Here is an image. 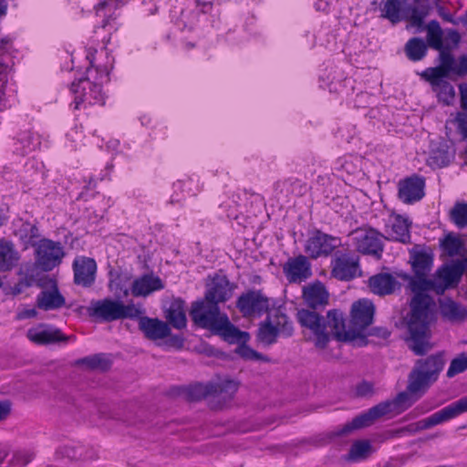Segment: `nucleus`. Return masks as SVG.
<instances>
[{"label": "nucleus", "mask_w": 467, "mask_h": 467, "mask_svg": "<svg viewBox=\"0 0 467 467\" xmlns=\"http://www.w3.org/2000/svg\"><path fill=\"white\" fill-rule=\"evenodd\" d=\"M412 404L413 400H410L409 394L400 392L394 399L382 401L355 417L351 421L346 423L341 430L337 431V434L344 435L353 431L368 427L372 425L376 420L390 413L400 414Z\"/></svg>", "instance_id": "obj_7"}, {"label": "nucleus", "mask_w": 467, "mask_h": 467, "mask_svg": "<svg viewBox=\"0 0 467 467\" xmlns=\"http://www.w3.org/2000/svg\"><path fill=\"white\" fill-rule=\"evenodd\" d=\"M74 283L83 287H90L96 279L97 263L93 258L77 256L72 264Z\"/></svg>", "instance_id": "obj_21"}, {"label": "nucleus", "mask_w": 467, "mask_h": 467, "mask_svg": "<svg viewBox=\"0 0 467 467\" xmlns=\"http://www.w3.org/2000/svg\"><path fill=\"white\" fill-rule=\"evenodd\" d=\"M370 443L368 441H358L354 442L348 452V459L358 461L364 459L370 451Z\"/></svg>", "instance_id": "obj_50"}, {"label": "nucleus", "mask_w": 467, "mask_h": 467, "mask_svg": "<svg viewBox=\"0 0 467 467\" xmlns=\"http://www.w3.org/2000/svg\"><path fill=\"white\" fill-rule=\"evenodd\" d=\"M120 308V319H138L140 322V318L145 317V309L141 305H135L132 303L125 305L121 302Z\"/></svg>", "instance_id": "obj_48"}, {"label": "nucleus", "mask_w": 467, "mask_h": 467, "mask_svg": "<svg viewBox=\"0 0 467 467\" xmlns=\"http://www.w3.org/2000/svg\"><path fill=\"white\" fill-rule=\"evenodd\" d=\"M213 383H196L185 389V394L190 400H201L208 396H213Z\"/></svg>", "instance_id": "obj_40"}, {"label": "nucleus", "mask_w": 467, "mask_h": 467, "mask_svg": "<svg viewBox=\"0 0 467 467\" xmlns=\"http://www.w3.org/2000/svg\"><path fill=\"white\" fill-rule=\"evenodd\" d=\"M427 40L431 47L441 50L443 48L442 31L438 21L431 20L427 26Z\"/></svg>", "instance_id": "obj_39"}, {"label": "nucleus", "mask_w": 467, "mask_h": 467, "mask_svg": "<svg viewBox=\"0 0 467 467\" xmlns=\"http://www.w3.org/2000/svg\"><path fill=\"white\" fill-rule=\"evenodd\" d=\"M190 316L197 327L210 330L226 342L245 340L248 337L247 332L237 328L231 323L228 316L220 311L219 305L206 298L192 304Z\"/></svg>", "instance_id": "obj_5"}, {"label": "nucleus", "mask_w": 467, "mask_h": 467, "mask_svg": "<svg viewBox=\"0 0 467 467\" xmlns=\"http://www.w3.org/2000/svg\"><path fill=\"white\" fill-rule=\"evenodd\" d=\"M432 409L433 407L430 406L427 402H421L408 414V417L414 419L429 412Z\"/></svg>", "instance_id": "obj_56"}, {"label": "nucleus", "mask_w": 467, "mask_h": 467, "mask_svg": "<svg viewBox=\"0 0 467 467\" xmlns=\"http://www.w3.org/2000/svg\"><path fill=\"white\" fill-rule=\"evenodd\" d=\"M462 271L455 265H442L433 278L435 282V293L442 295L446 289L456 285L461 278Z\"/></svg>", "instance_id": "obj_25"}, {"label": "nucleus", "mask_w": 467, "mask_h": 467, "mask_svg": "<svg viewBox=\"0 0 467 467\" xmlns=\"http://www.w3.org/2000/svg\"><path fill=\"white\" fill-rule=\"evenodd\" d=\"M65 304V297L57 286L49 290H42L36 296L37 307L46 311L58 309L64 306Z\"/></svg>", "instance_id": "obj_29"}, {"label": "nucleus", "mask_w": 467, "mask_h": 467, "mask_svg": "<svg viewBox=\"0 0 467 467\" xmlns=\"http://www.w3.org/2000/svg\"><path fill=\"white\" fill-rule=\"evenodd\" d=\"M267 317H271L272 323L278 327L282 336L288 337L293 335V324L282 309H275Z\"/></svg>", "instance_id": "obj_37"}, {"label": "nucleus", "mask_w": 467, "mask_h": 467, "mask_svg": "<svg viewBox=\"0 0 467 467\" xmlns=\"http://www.w3.org/2000/svg\"><path fill=\"white\" fill-rule=\"evenodd\" d=\"M283 272L291 284H300L313 275L311 263L306 255L289 258L283 266Z\"/></svg>", "instance_id": "obj_17"}, {"label": "nucleus", "mask_w": 467, "mask_h": 467, "mask_svg": "<svg viewBox=\"0 0 467 467\" xmlns=\"http://www.w3.org/2000/svg\"><path fill=\"white\" fill-rule=\"evenodd\" d=\"M379 10L380 17L392 24H398L404 18L401 0H381L379 4Z\"/></svg>", "instance_id": "obj_34"}, {"label": "nucleus", "mask_w": 467, "mask_h": 467, "mask_svg": "<svg viewBox=\"0 0 467 467\" xmlns=\"http://www.w3.org/2000/svg\"><path fill=\"white\" fill-rule=\"evenodd\" d=\"M464 412H467V396L449 404L429 417L409 425L407 429L411 432L429 430L449 421Z\"/></svg>", "instance_id": "obj_9"}, {"label": "nucleus", "mask_w": 467, "mask_h": 467, "mask_svg": "<svg viewBox=\"0 0 467 467\" xmlns=\"http://www.w3.org/2000/svg\"><path fill=\"white\" fill-rule=\"evenodd\" d=\"M368 286L373 294L387 296L400 289V284L391 274L379 273L369 277Z\"/></svg>", "instance_id": "obj_27"}, {"label": "nucleus", "mask_w": 467, "mask_h": 467, "mask_svg": "<svg viewBox=\"0 0 467 467\" xmlns=\"http://www.w3.org/2000/svg\"><path fill=\"white\" fill-rule=\"evenodd\" d=\"M410 262L415 275H428L432 268L433 254L416 245L410 251Z\"/></svg>", "instance_id": "obj_26"}, {"label": "nucleus", "mask_w": 467, "mask_h": 467, "mask_svg": "<svg viewBox=\"0 0 467 467\" xmlns=\"http://www.w3.org/2000/svg\"><path fill=\"white\" fill-rule=\"evenodd\" d=\"M164 288L162 280L154 274H143L142 275L135 278L132 282L130 291L133 296L146 297L156 291H161Z\"/></svg>", "instance_id": "obj_23"}, {"label": "nucleus", "mask_w": 467, "mask_h": 467, "mask_svg": "<svg viewBox=\"0 0 467 467\" xmlns=\"http://www.w3.org/2000/svg\"><path fill=\"white\" fill-rule=\"evenodd\" d=\"M369 335L387 339L390 336V331L387 327H377L370 329Z\"/></svg>", "instance_id": "obj_59"}, {"label": "nucleus", "mask_w": 467, "mask_h": 467, "mask_svg": "<svg viewBox=\"0 0 467 467\" xmlns=\"http://www.w3.org/2000/svg\"><path fill=\"white\" fill-rule=\"evenodd\" d=\"M213 396L225 394L231 398L238 389V384L233 379H224L218 383H213Z\"/></svg>", "instance_id": "obj_47"}, {"label": "nucleus", "mask_w": 467, "mask_h": 467, "mask_svg": "<svg viewBox=\"0 0 467 467\" xmlns=\"http://www.w3.org/2000/svg\"><path fill=\"white\" fill-rule=\"evenodd\" d=\"M333 1L334 0H317L315 2V8L317 11L327 12Z\"/></svg>", "instance_id": "obj_63"}, {"label": "nucleus", "mask_w": 467, "mask_h": 467, "mask_svg": "<svg viewBox=\"0 0 467 467\" xmlns=\"http://www.w3.org/2000/svg\"><path fill=\"white\" fill-rule=\"evenodd\" d=\"M279 335H281V332L272 323L271 317H266L265 321L259 324L256 337L262 344L270 346L276 342Z\"/></svg>", "instance_id": "obj_35"}, {"label": "nucleus", "mask_w": 467, "mask_h": 467, "mask_svg": "<svg viewBox=\"0 0 467 467\" xmlns=\"http://www.w3.org/2000/svg\"><path fill=\"white\" fill-rule=\"evenodd\" d=\"M451 220L459 228L467 227V203H455L451 211Z\"/></svg>", "instance_id": "obj_45"}, {"label": "nucleus", "mask_w": 467, "mask_h": 467, "mask_svg": "<svg viewBox=\"0 0 467 467\" xmlns=\"http://www.w3.org/2000/svg\"><path fill=\"white\" fill-rule=\"evenodd\" d=\"M303 297L309 307L316 309L327 304L328 293L326 287L317 282L304 288Z\"/></svg>", "instance_id": "obj_28"}, {"label": "nucleus", "mask_w": 467, "mask_h": 467, "mask_svg": "<svg viewBox=\"0 0 467 467\" xmlns=\"http://www.w3.org/2000/svg\"><path fill=\"white\" fill-rule=\"evenodd\" d=\"M297 320L301 327L312 332L314 344L320 349L326 348L331 338L354 342L359 336L355 330L346 329L344 315L337 309L329 310L326 317L313 310L301 309L297 312Z\"/></svg>", "instance_id": "obj_4"}, {"label": "nucleus", "mask_w": 467, "mask_h": 467, "mask_svg": "<svg viewBox=\"0 0 467 467\" xmlns=\"http://www.w3.org/2000/svg\"><path fill=\"white\" fill-rule=\"evenodd\" d=\"M440 51V65L441 67L449 71L451 74H455V67L457 60L451 53V47H443Z\"/></svg>", "instance_id": "obj_51"}, {"label": "nucleus", "mask_w": 467, "mask_h": 467, "mask_svg": "<svg viewBox=\"0 0 467 467\" xmlns=\"http://www.w3.org/2000/svg\"><path fill=\"white\" fill-rule=\"evenodd\" d=\"M454 75L459 77L467 76V55H461L458 57Z\"/></svg>", "instance_id": "obj_55"}, {"label": "nucleus", "mask_w": 467, "mask_h": 467, "mask_svg": "<svg viewBox=\"0 0 467 467\" xmlns=\"http://www.w3.org/2000/svg\"><path fill=\"white\" fill-rule=\"evenodd\" d=\"M20 259L13 242L0 239V271L6 272L13 269Z\"/></svg>", "instance_id": "obj_31"}, {"label": "nucleus", "mask_w": 467, "mask_h": 467, "mask_svg": "<svg viewBox=\"0 0 467 467\" xmlns=\"http://www.w3.org/2000/svg\"><path fill=\"white\" fill-rule=\"evenodd\" d=\"M341 245V239L326 234L320 230H314L305 244V252L312 259L327 257Z\"/></svg>", "instance_id": "obj_12"}, {"label": "nucleus", "mask_w": 467, "mask_h": 467, "mask_svg": "<svg viewBox=\"0 0 467 467\" xmlns=\"http://www.w3.org/2000/svg\"><path fill=\"white\" fill-rule=\"evenodd\" d=\"M27 338L36 345L66 343L69 337L65 336L59 328L47 324H38L26 332Z\"/></svg>", "instance_id": "obj_20"}, {"label": "nucleus", "mask_w": 467, "mask_h": 467, "mask_svg": "<svg viewBox=\"0 0 467 467\" xmlns=\"http://www.w3.org/2000/svg\"><path fill=\"white\" fill-rule=\"evenodd\" d=\"M185 303L181 298L173 299L166 310L165 317L176 329H182L187 325L185 315Z\"/></svg>", "instance_id": "obj_32"}, {"label": "nucleus", "mask_w": 467, "mask_h": 467, "mask_svg": "<svg viewBox=\"0 0 467 467\" xmlns=\"http://www.w3.org/2000/svg\"><path fill=\"white\" fill-rule=\"evenodd\" d=\"M461 41V36L455 29H449L445 36V47H455L459 45Z\"/></svg>", "instance_id": "obj_54"}, {"label": "nucleus", "mask_w": 467, "mask_h": 467, "mask_svg": "<svg viewBox=\"0 0 467 467\" xmlns=\"http://www.w3.org/2000/svg\"><path fill=\"white\" fill-rule=\"evenodd\" d=\"M402 280L409 282L414 296L410 302V313L407 318L405 341L416 356H423L432 348L431 343V324L435 319L436 305L426 291L435 292V282L428 275L410 276L406 273L398 274Z\"/></svg>", "instance_id": "obj_1"}, {"label": "nucleus", "mask_w": 467, "mask_h": 467, "mask_svg": "<svg viewBox=\"0 0 467 467\" xmlns=\"http://www.w3.org/2000/svg\"><path fill=\"white\" fill-rule=\"evenodd\" d=\"M331 268L332 276L340 281H350L361 275L359 256L353 252L337 251Z\"/></svg>", "instance_id": "obj_10"}, {"label": "nucleus", "mask_w": 467, "mask_h": 467, "mask_svg": "<svg viewBox=\"0 0 467 467\" xmlns=\"http://www.w3.org/2000/svg\"><path fill=\"white\" fill-rule=\"evenodd\" d=\"M128 1L129 0H119V2L122 4ZM117 2H119V0H103L96 5L95 9L97 16L104 17L102 27H105L109 25V21L111 16V11L116 8Z\"/></svg>", "instance_id": "obj_43"}, {"label": "nucleus", "mask_w": 467, "mask_h": 467, "mask_svg": "<svg viewBox=\"0 0 467 467\" xmlns=\"http://www.w3.org/2000/svg\"><path fill=\"white\" fill-rule=\"evenodd\" d=\"M111 67L103 66L96 68L88 67V76L81 78L78 82H72L70 91L74 95V109H78L82 103L105 104L102 92V84L109 81Z\"/></svg>", "instance_id": "obj_6"}, {"label": "nucleus", "mask_w": 467, "mask_h": 467, "mask_svg": "<svg viewBox=\"0 0 467 467\" xmlns=\"http://www.w3.org/2000/svg\"><path fill=\"white\" fill-rule=\"evenodd\" d=\"M64 255V249L59 242L44 238L36 244V262L46 272L59 265Z\"/></svg>", "instance_id": "obj_14"}, {"label": "nucleus", "mask_w": 467, "mask_h": 467, "mask_svg": "<svg viewBox=\"0 0 467 467\" xmlns=\"http://www.w3.org/2000/svg\"><path fill=\"white\" fill-rule=\"evenodd\" d=\"M250 336L245 338V340H238L235 342H229L230 344H238V347L235 349V353L238 354L242 358L245 360H263L266 361L267 358L262 355L261 353L255 351L248 345L246 342L249 340Z\"/></svg>", "instance_id": "obj_41"}, {"label": "nucleus", "mask_w": 467, "mask_h": 467, "mask_svg": "<svg viewBox=\"0 0 467 467\" xmlns=\"http://www.w3.org/2000/svg\"><path fill=\"white\" fill-rule=\"evenodd\" d=\"M398 196L407 204L420 201L425 195V179L422 176L413 174L400 181Z\"/></svg>", "instance_id": "obj_19"}, {"label": "nucleus", "mask_w": 467, "mask_h": 467, "mask_svg": "<svg viewBox=\"0 0 467 467\" xmlns=\"http://www.w3.org/2000/svg\"><path fill=\"white\" fill-rule=\"evenodd\" d=\"M382 237V234L373 228H358L350 234L351 243L358 252L377 258H380L383 253Z\"/></svg>", "instance_id": "obj_11"}, {"label": "nucleus", "mask_w": 467, "mask_h": 467, "mask_svg": "<svg viewBox=\"0 0 467 467\" xmlns=\"http://www.w3.org/2000/svg\"><path fill=\"white\" fill-rule=\"evenodd\" d=\"M432 409L433 407L430 406L427 402H421L408 414V417L414 419L429 412Z\"/></svg>", "instance_id": "obj_57"}, {"label": "nucleus", "mask_w": 467, "mask_h": 467, "mask_svg": "<svg viewBox=\"0 0 467 467\" xmlns=\"http://www.w3.org/2000/svg\"><path fill=\"white\" fill-rule=\"evenodd\" d=\"M467 369V352H462L454 358L447 370V377L452 378Z\"/></svg>", "instance_id": "obj_49"}, {"label": "nucleus", "mask_w": 467, "mask_h": 467, "mask_svg": "<svg viewBox=\"0 0 467 467\" xmlns=\"http://www.w3.org/2000/svg\"><path fill=\"white\" fill-rule=\"evenodd\" d=\"M297 320L301 327L312 332L314 344L320 349L326 348L331 338L354 342L359 336L355 330L346 329L344 315L337 309L329 310L326 317L313 310L301 309L297 312Z\"/></svg>", "instance_id": "obj_3"}, {"label": "nucleus", "mask_w": 467, "mask_h": 467, "mask_svg": "<svg viewBox=\"0 0 467 467\" xmlns=\"http://www.w3.org/2000/svg\"><path fill=\"white\" fill-rule=\"evenodd\" d=\"M297 320L301 327L312 332L314 344L320 349L326 348L331 338L354 342L359 336L355 330L346 329L344 315L337 309L329 310L326 317L313 310L301 309L297 312Z\"/></svg>", "instance_id": "obj_2"}, {"label": "nucleus", "mask_w": 467, "mask_h": 467, "mask_svg": "<svg viewBox=\"0 0 467 467\" xmlns=\"http://www.w3.org/2000/svg\"><path fill=\"white\" fill-rule=\"evenodd\" d=\"M234 287L225 275H215L205 293L204 298L217 305L232 297Z\"/></svg>", "instance_id": "obj_22"}, {"label": "nucleus", "mask_w": 467, "mask_h": 467, "mask_svg": "<svg viewBox=\"0 0 467 467\" xmlns=\"http://www.w3.org/2000/svg\"><path fill=\"white\" fill-rule=\"evenodd\" d=\"M121 301L111 298L93 300L87 312L90 317L103 322L120 319Z\"/></svg>", "instance_id": "obj_18"}, {"label": "nucleus", "mask_w": 467, "mask_h": 467, "mask_svg": "<svg viewBox=\"0 0 467 467\" xmlns=\"http://www.w3.org/2000/svg\"><path fill=\"white\" fill-rule=\"evenodd\" d=\"M19 231L21 234V239H24L33 246H36V244H34V242L40 236L39 229L36 224H32L29 222H25L23 223Z\"/></svg>", "instance_id": "obj_52"}, {"label": "nucleus", "mask_w": 467, "mask_h": 467, "mask_svg": "<svg viewBox=\"0 0 467 467\" xmlns=\"http://www.w3.org/2000/svg\"><path fill=\"white\" fill-rule=\"evenodd\" d=\"M450 72L441 67V66L435 67H428L422 73V77L426 78L431 85V87H435L439 83L444 82V78L450 76Z\"/></svg>", "instance_id": "obj_44"}, {"label": "nucleus", "mask_w": 467, "mask_h": 467, "mask_svg": "<svg viewBox=\"0 0 467 467\" xmlns=\"http://www.w3.org/2000/svg\"><path fill=\"white\" fill-rule=\"evenodd\" d=\"M431 88L432 90L436 93L440 102L447 106L452 103L455 97V90L450 82L444 81Z\"/></svg>", "instance_id": "obj_42"}, {"label": "nucleus", "mask_w": 467, "mask_h": 467, "mask_svg": "<svg viewBox=\"0 0 467 467\" xmlns=\"http://www.w3.org/2000/svg\"><path fill=\"white\" fill-rule=\"evenodd\" d=\"M373 392V385L369 382L363 381L357 387V393L359 396H367Z\"/></svg>", "instance_id": "obj_60"}, {"label": "nucleus", "mask_w": 467, "mask_h": 467, "mask_svg": "<svg viewBox=\"0 0 467 467\" xmlns=\"http://www.w3.org/2000/svg\"><path fill=\"white\" fill-rule=\"evenodd\" d=\"M440 311L442 317L451 323L462 322L467 318V308L451 299L441 302Z\"/></svg>", "instance_id": "obj_33"}, {"label": "nucleus", "mask_w": 467, "mask_h": 467, "mask_svg": "<svg viewBox=\"0 0 467 467\" xmlns=\"http://www.w3.org/2000/svg\"><path fill=\"white\" fill-rule=\"evenodd\" d=\"M410 223L407 218L396 215L389 225V229L387 230L389 238L402 244H410Z\"/></svg>", "instance_id": "obj_30"}, {"label": "nucleus", "mask_w": 467, "mask_h": 467, "mask_svg": "<svg viewBox=\"0 0 467 467\" xmlns=\"http://www.w3.org/2000/svg\"><path fill=\"white\" fill-rule=\"evenodd\" d=\"M165 344L176 349H181L184 345V337L182 335H171L167 337Z\"/></svg>", "instance_id": "obj_58"}, {"label": "nucleus", "mask_w": 467, "mask_h": 467, "mask_svg": "<svg viewBox=\"0 0 467 467\" xmlns=\"http://www.w3.org/2000/svg\"><path fill=\"white\" fill-rule=\"evenodd\" d=\"M405 52L411 61H420L426 56L427 46L421 38L412 37L407 42Z\"/></svg>", "instance_id": "obj_38"}, {"label": "nucleus", "mask_w": 467, "mask_h": 467, "mask_svg": "<svg viewBox=\"0 0 467 467\" xmlns=\"http://www.w3.org/2000/svg\"><path fill=\"white\" fill-rule=\"evenodd\" d=\"M77 364L85 365L91 369H100L106 371L111 367V360L105 353H99L88 356L77 360Z\"/></svg>", "instance_id": "obj_36"}, {"label": "nucleus", "mask_w": 467, "mask_h": 467, "mask_svg": "<svg viewBox=\"0 0 467 467\" xmlns=\"http://www.w3.org/2000/svg\"><path fill=\"white\" fill-rule=\"evenodd\" d=\"M428 15V10L425 6H412L410 9V14L408 19L410 20L411 26L416 27H422L424 24V19Z\"/></svg>", "instance_id": "obj_53"}, {"label": "nucleus", "mask_w": 467, "mask_h": 467, "mask_svg": "<svg viewBox=\"0 0 467 467\" xmlns=\"http://www.w3.org/2000/svg\"><path fill=\"white\" fill-rule=\"evenodd\" d=\"M236 307L244 317H260L268 312L269 300L262 290L249 289L238 296Z\"/></svg>", "instance_id": "obj_15"}, {"label": "nucleus", "mask_w": 467, "mask_h": 467, "mask_svg": "<svg viewBox=\"0 0 467 467\" xmlns=\"http://www.w3.org/2000/svg\"><path fill=\"white\" fill-rule=\"evenodd\" d=\"M444 365L445 360L442 352L418 359L409 374L407 389L410 393L424 394L437 381Z\"/></svg>", "instance_id": "obj_8"}, {"label": "nucleus", "mask_w": 467, "mask_h": 467, "mask_svg": "<svg viewBox=\"0 0 467 467\" xmlns=\"http://www.w3.org/2000/svg\"><path fill=\"white\" fill-rule=\"evenodd\" d=\"M319 87L328 89L331 93L350 95L354 91V79L348 78L337 67H327L322 69L318 77Z\"/></svg>", "instance_id": "obj_13"}, {"label": "nucleus", "mask_w": 467, "mask_h": 467, "mask_svg": "<svg viewBox=\"0 0 467 467\" xmlns=\"http://www.w3.org/2000/svg\"><path fill=\"white\" fill-rule=\"evenodd\" d=\"M139 328L147 339L153 341L167 338L171 334V328L168 323L159 318L149 317L140 318Z\"/></svg>", "instance_id": "obj_24"}, {"label": "nucleus", "mask_w": 467, "mask_h": 467, "mask_svg": "<svg viewBox=\"0 0 467 467\" xmlns=\"http://www.w3.org/2000/svg\"><path fill=\"white\" fill-rule=\"evenodd\" d=\"M11 410V404L7 400L0 401V421L5 420Z\"/></svg>", "instance_id": "obj_61"}, {"label": "nucleus", "mask_w": 467, "mask_h": 467, "mask_svg": "<svg viewBox=\"0 0 467 467\" xmlns=\"http://www.w3.org/2000/svg\"><path fill=\"white\" fill-rule=\"evenodd\" d=\"M441 245L448 255L454 256L461 252L463 244L460 238L449 234L441 241Z\"/></svg>", "instance_id": "obj_46"}, {"label": "nucleus", "mask_w": 467, "mask_h": 467, "mask_svg": "<svg viewBox=\"0 0 467 467\" xmlns=\"http://www.w3.org/2000/svg\"><path fill=\"white\" fill-rule=\"evenodd\" d=\"M375 314V306L368 299H359L356 301L351 307V323L355 331L358 333V337L353 342L358 347L368 344L367 338L360 334L359 330L368 327L372 322Z\"/></svg>", "instance_id": "obj_16"}, {"label": "nucleus", "mask_w": 467, "mask_h": 467, "mask_svg": "<svg viewBox=\"0 0 467 467\" xmlns=\"http://www.w3.org/2000/svg\"><path fill=\"white\" fill-rule=\"evenodd\" d=\"M459 89L461 93L462 108L467 111V84H461Z\"/></svg>", "instance_id": "obj_62"}, {"label": "nucleus", "mask_w": 467, "mask_h": 467, "mask_svg": "<svg viewBox=\"0 0 467 467\" xmlns=\"http://www.w3.org/2000/svg\"><path fill=\"white\" fill-rule=\"evenodd\" d=\"M458 130L464 140L467 139V119H462L458 123Z\"/></svg>", "instance_id": "obj_64"}]
</instances>
